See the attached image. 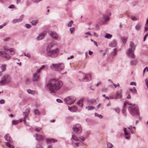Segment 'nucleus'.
Returning <instances> with one entry per match:
<instances>
[{
    "label": "nucleus",
    "instance_id": "e2e57ef3",
    "mask_svg": "<svg viewBox=\"0 0 148 148\" xmlns=\"http://www.w3.org/2000/svg\"><path fill=\"white\" fill-rule=\"evenodd\" d=\"M148 36V33H147L145 35V36L144 37V39H143L144 41H145V40L147 37Z\"/></svg>",
    "mask_w": 148,
    "mask_h": 148
},
{
    "label": "nucleus",
    "instance_id": "5fc2aeb1",
    "mask_svg": "<svg viewBox=\"0 0 148 148\" xmlns=\"http://www.w3.org/2000/svg\"><path fill=\"white\" fill-rule=\"evenodd\" d=\"M24 55L25 56H27V57L29 58L31 56L29 53H24Z\"/></svg>",
    "mask_w": 148,
    "mask_h": 148
},
{
    "label": "nucleus",
    "instance_id": "72a5a7b5",
    "mask_svg": "<svg viewBox=\"0 0 148 148\" xmlns=\"http://www.w3.org/2000/svg\"><path fill=\"white\" fill-rule=\"evenodd\" d=\"M107 148H112L113 147L112 144L109 142H107Z\"/></svg>",
    "mask_w": 148,
    "mask_h": 148
},
{
    "label": "nucleus",
    "instance_id": "20e7f679",
    "mask_svg": "<svg viewBox=\"0 0 148 148\" xmlns=\"http://www.w3.org/2000/svg\"><path fill=\"white\" fill-rule=\"evenodd\" d=\"M59 49L57 48L55 49H47V55L51 58H55L57 56L58 54Z\"/></svg>",
    "mask_w": 148,
    "mask_h": 148
},
{
    "label": "nucleus",
    "instance_id": "a878e982",
    "mask_svg": "<svg viewBox=\"0 0 148 148\" xmlns=\"http://www.w3.org/2000/svg\"><path fill=\"white\" fill-rule=\"evenodd\" d=\"M130 46L131 47L130 48H131L133 50H135L136 46L133 42H130Z\"/></svg>",
    "mask_w": 148,
    "mask_h": 148
},
{
    "label": "nucleus",
    "instance_id": "0eeeda50",
    "mask_svg": "<svg viewBox=\"0 0 148 148\" xmlns=\"http://www.w3.org/2000/svg\"><path fill=\"white\" fill-rule=\"evenodd\" d=\"M76 98L75 97L71 96L65 98L64 101L65 103L67 105H71L75 101Z\"/></svg>",
    "mask_w": 148,
    "mask_h": 148
},
{
    "label": "nucleus",
    "instance_id": "338daca9",
    "mask_svg": "<svg viewBox=\"0 0 148 148\" xmlns=\"http://www.w3.org/2000/svg\"><path fill=\"white\" fill-rule=\"evenodd\" d=\"M14 7V6L13 5H10L9 7L8 8H13Z\"/></svg>",
    "mask_w": 148,
    "mask_h": 148
},
{
    "label": "nucleus",
    "instance_id": "c9c22d12",
    "mask_svg": "<svg viewBox=\"0 0 148 148\" xmlns=\"http://www.w3.org/2000/svg\"><path fill=\"white\" fill-rule=\"evenodd\" d=\"M34 113L35 114L38 115H39L40 114V112L37 109H35L34 110Z\"/></svg>",
    "mask_w": 148,
    "mask_h": 148
},
{
    "label": "nucleus",
    "instance_id": "f3484780",
    "mask_svg": "<svg viewBox=\"0 0 148 148\" xmlns=\"http://www.w3.org/2000/svg\"><path fill=\"white\" fill-rule=\"evenodd\" d=\"M4 138L5 139L8 141L6 143H12V139L10 137V135L9 134H7L5 136Z\"/></svg>",
    "mask_w": 148,
    "mask_h": 148
},
{
    "label": "nucleus",
    "instance_id": "69168bd1",
    "mask_svg": "<svg viewBox=\"0 0 148 148\" xmlns=\"http://www.w3.org/2000/svg\"><path fill=\"white\" fill-rule=\"evenodd\" d=\"M132 19L133 21H136L137 20V18L136 17L134 16L132 17Z\"/></svg>",
    "mask_w": 148,
    "mask_h": 148
},
{
    "label": "nucleus",
    "instance_id": "49530a36",
    "mask_svg": "<svg viewBox=\"0 0 148 148\" xmlns=\"http://www.w3.org/2000/svg\"><path fill=\"white\" fill-rule=\"evenodd\" d=\"M42 128L40 127H37L35 128V131L37 132H40V131L41 130Z\"/></svg>",
    "mask_w": 148,
    "mask_h": 148
},
{
    "label": "nucleus",
    "instance_id": "b1692460",
    "mask_svg": "<svg viewBox=\"0 0 148 148\" xmlns=\"http://www.w3.org/2000/svg\"><path fill=\"white\" fill-rule=\"evenodd\" d=\"M142 25L140 24H137L135 26V29L136 30H139L141 28Z\"/></svg>",
    "mask_w": 148,
    "mask_h": 148
},
{
    "label": "nucleus",
    "instance_id": "79ce46f5",
    "mask_svg": "<svg viewBox=\"0 0 148 148\" xmlns=\"http://www.w3.org/2000/svg\"><path fill=\"white\" fill-rule=\"evenodd\" d=\"M11 143H6V145L7 146L9 147L10 148H14V146L11 145Z\"/></svg>",
    "mask_w": 148,
    "mask_h": 148
},
{
    "label": "nucleus",
    "instance_id": "cd10ccee",
    "mask_svg": "<svg viewBox=\"0 0 148 148\" xmlns=\"http://www.w3.org/2000/svg\"><path fill=\"white\" fill-rule=\"evenodd\" d=\"M6 65L5 64H2L1 66V69L2 71H4L6 69Z\"/></svg>",
    "mask_w": 148,
    "mask_h": 148
},
{
    "label": "nucleus",
    "instance_id": "774afa93",
    "mask_svg": "<svg viewBox=\"0 0 148 148\" xmlns=\"http://www.w3.org/2000/svg\"><path fill=\"white\" fill-rule=\"evenodd\" d=\"M56 101L58 103H62V101L60 99H56Z\"/></svg>",
    "mask_w": 148,
    "mask_h": 148
},
{
    "label": "nucleus",
    "instance_id": "6e6d98bb",
    "mask_svg": "<svg viewBox=\"0 0 148 148\" xmlns=\"http://www.w3.org/2000/svg\"><path fill=\"white\" fill-rule=\"evenodd\" d=\"M25 27L27 28H29L31 27V25L29 24H26L25 25Z\"/></svg>",
    "mask_w": 148,
    "mask_h": 148
},
{
    "label": "nucleus",
    "instance_id": "052dcab7",
    "mask_svg": "<svg viewBox=\"0 0 148 148\" xmlns=\"http://www.w3.org/2000/svg\"><path fill=\"white\" fill-rule=\"evenodd\" d=\"M32 1L34 2L38 3L42 0H31Z\"/></svg>",
    "mask_w": 148,
    "mask_h": 148
},
{
    "label": "nucleus",
    "instance_id": "603ef678",
    "mask_svg": "<svg viewBox=\"0 0 148 148\" xmlns=\"http://www.w3.org/2000/svg\"><path fill=\"white\" fill-rule=\"evenodd\" d=\"M23 17H24L23 15L22 14L21 15V16H20V17L18 19L20 22L22 20Z\"/></svg>",
    "mask_w": 148,
    "mask_h": 148
},
{
    "label": "nucleus",
    "instance_id": "ddd939ff",
    "mask_svg": "<svg viewBox=\"0 0 148 148\" xmlns=\"http://www.w3.org/2000/svg\"><path fill=\"white\" fill-rule=\"evenodd\" d=\"M84 100H85L89 103H92V102H91L88 99L87 97H85L84 98H82L77 103V104L79 105L80 107H82L83 104L82 102Z\"/></svg>",
    "mask_w": 148,
    "mask_h": 148
},
{
    "label": "nucleus",
    "instance_id": "aec40b11",
    "mask_svg": "<svg viewBox=\"0 0 148 148\" xmlns=\"http://www.w3.org/2000/svg\"><path fill=\"white\" fill-rule=\"evenodd\" d=\"M23 119H21L18 120H13L12 121V123L13 125H16L19 123L21 122L22 121H23Z\"/></svg>",
    "mask_w": 148,
    "mask_h": 148
},
{
    "label": "nucleus",
    "instance_id": "9b49d317",
    "mask_svg": "<svg viewBox=\"0 0 148 148\" xmlns=\"http://www.w3.org/2000/svg\"><path fill=\"white\" fill-rule=\"evenodd\" d=\"M40 78V73L37 71L33 75V81L34 82H37L39 80Z\"/></svg>",
    "mask_w": 148,
    "mask_h": 148
},
{
    "label": "nucleus",
    "instance_id": "bb28decb",
    "mask_svg": "<svg viewBox=\"0 0 148 148\" xmlns=\"http://www.w3.org/2000/svg\"><path fill=\"white\" fill-rule=\"evenodd\" d=\"M3 57L8 60L10 58V57L9 55V54H8L6 53H4V56H3Z\"/></svg>",
    "mask_w": 148,
    "mask_h": 148
},
{
    "label": "nucleus",
    "instance_id": "bf43d9fd",
    "mask_svg": "<svg viewBox=\"0 0 148 148\" xmlns=\"http://www.w3.org/2000/svg\"><path fill=\"white\" fill-rule=\"evenodd\" d=\"M145 83L147 87L148 88V79L147 78H146L145 79Z\"/></svg>",
    "mask_w": 148,
    "mask_h": 148
},
{
    "label": "nucleus",
    "instance_id": "680f3d73",
    "mask_svg": "<svg viewBox=\"0 0 148 148\" xmlns=\"http://www.w3.org/2000/svg\"><path fill=\"white\" fill-rule=\"evenodd\" d=\"M75 29V28L74 27L71 28L70 29V32H71V33H72L73 32L74 30Z\"/></svg>",
    "mask_w": 148,
    "mask_h": 148
},
{
    "label": "nucleus",
    "instance_id": "58836bf2",
    "mask_svg": "<svg viewBox=\"0 0 148 148\" xmlns=\"http://www.w3.org/2000/svg\"><path fill=\"white\" fill-rule=\"evenodd\" d=\"M86 108L88 110H93L94 108V107L93 106H89L87 107H86Z\"/></svg>",
    "mask_w": 148,
    "mask_h": 148
},
{
    "label": "nucleus",
    "instance_id": "f8f14e48",
    "mask_svg": "<svg viewBox=\"0 0 148 148\" xmlns=\"http://www.w3.org/2000/svg\"><path fill=\"white\" fill-rule=\"evenodd\" d=\"M134 50L132 49L131 48H129L128 51H127V53L129 58H134L135 56L134 54Z\"/></svg>",
    "mask_w": 148,
    "mask_h": 148
},
{
    "label": "nucleus",
    "instance_id": "5701e85b",
    "mask_svg": "<svg viewBox=\"0 0 148 148\" xmlns=\"http://www.w3.org/2000/svg\"><path fill=\"white\" fill-rule=\"evenodd\" d=\"M55 45V43L52 41V42L49 43V44L48 45L47 49H50L54 45Z\"/></svg>",
    "mask_w": 148,
    "mask_h": 148
},
{
    "label": "nucleus",
    "instance_id": "473e14b6",
    "mask_svg": "<svg viewBox=\"0 0 148 148\" xmlns=\"http://www.w3.org/2000/svg\"><path fill=\"white\" fill-rule=\"evenodd\" d=\"M45 67V65H42V66L39 69H38L36 71L37 72L40 73L41 71V70L44 69Z\"/></svg>",
    "mask_w": 148,
    "mask_h": 148
},
{
    "label": "nucleus",
    "instance_id": "c756f323",
    "mask_svg": "<svg viewBox=\"0 0 148 148\" xmlns=\"http://www.w3.org/2000/svg\"><path fill=\"white\" fill-rule=\"evenodd\" d=\"M123 130L124 132V134L125 136H128L130 135L129 133L127 132L126 128L124 127L123 128Z\"/></svg>",
    "mask_w": 148,
    "mask_h": 148
},
{
    "label": "nucleus",
    "instance_id": "a18cd8bd",
    "mask_svg": "<svg viewBox=\"0 0 148 148\" xmlns=\"http://www.w3.org/2000/svg\"><path fill=\"white\" fill-rule=\"evenodd\" d=\"M20 22L18 20V19H14L12 21V22L13 23H18Z\"/></svg>",
    "mask_w": 148,
    "mask_h": 148
},
{
    "label": "nucleus",
    "instance_id": "c03bdc74",
    "mask_svg": "<svg viewBox=\"0 0 148 148\" xmlns=\"http://www.w3.org/2000/svg\"><path fill=\"white\" fill-rule=\"evenodd\" d=\"M75 145L76 147H78L79 146H81L82 145V143L81 142L76 143H75Z\"/></svg>",
    "mask_w": 148,
    "mask_h": 148
},
{
    "label": "nucleus",
    "instance_id": "37998d69",
    "mask_svg": "<svg viewBox=\"0 0 148 148\" xmlns=\"http://www.w3.org/2000/svg\"><path fill=\"white\" fill-rule=\"evenodd\" d=\"M95 116H97L100 119H102L103 117L102 116L101 114H99L96 113L95 114Z\"/></svg>",
    "mask_w": 148,
    "mask_h": 148
},
{
    "label": "nucleus",
    "instance_id": "2eb2a0df",
    "mask_svg": "<svg viewBox=\"0 0 148 148\" xmlns=\"http://www.w3.org/2000/svg\"><path fill=\"white\" fill-rule=\"evenodd\" d=\"M36 140L37 141H42L44 140V137L39 134H36Z\"/></svg>",
    "mask_w": 148,
    "mask_h": 148
},
{
    "label": "nucleus",
    "instance_id": "13d9d810",
    "mask_svg": "<svg viewBox=\"0 0 148 148\" xmlns=\"http://www.w3.org/2000/svg\"><path fill=\"white\" fill-rule=\"evenodd\" d=\"M115 110L117 113H119L120 112V110L119 108H115Z\"/></svg>",
    "mask_w": 148,
    "mask_h": 148
},
{
    "label": "nucleus",
    "instance_id": "8fccbe9b",
    "mask_svg": "<svg viewBox=\"0 0 148 148\" xmlns=\"http://www.w3.org/2000/svg\"><path fill=\"white\" fill-rule=\"evenodd\" d=\"M109 97L110 99H117V97H115V96H114L112 95L110 96H109Z\"/></svg>",
    "mask_w": 148,
    "mask_h": 148
},
{
    "label": "nucleus",
    "instance_id": "a19ab883",
    "mask_svg": "<svg viewBox=\"0 0 148 148\" xmlns=\"http://www.w3.org/2000/svg\"><path fill=\"white\" fill-rule=\"evenodd\" d=\"M38 22V21L36 20H34L31 21V23L33 26L36 25L37 23Z\"/></svg>",
    "mask_w": 148,
    "mask_h": 148
},
{
    "label": "nucleus",
    "instance_id": "4c0bfd02",
    "mask_svg": "<svg viewBox=\"0 0 148 148\" xmlns=\"http://www.w3.org/2000/svg\"><path fill=\"white\" fill-rule=\"evenodd\" d=\"M9 51L11 52L10 54L13 55H14L15 53V52L14 51V49L13 48H10L9 49Z\"/></svg>",
    "mask_w": 148,
    "mask_h": 148
},
{
    "label": "nucleus",
    "instance_id": "9d476101",
    "mask_svg": "<svg viewBox=\"0 0 148 148\" xmlns=\"http://www.w3.org/2000/svg\"><path fill=\"white\" fill-rule=\"evenodd\" d=\"M71 139H73L75 141H79V142H83L85 140V138L83 137H77L73 132L72 133Z\"/></svg>",
    "mask_w": 148,
    "mask_h": 148
},
{
    "label": "nucleus",
    "instance_id": "412c9836",
    "mask_svg": "<svg viewBox=\"0 0 148 148\" xmlns=\"http://www.w3.org/2000/svg\"><path fill=\"white\" fill-rule=\"evenodd\" d=\"M46 140L47 144H51V142L54 143L57 141V140L54 139H48L46 138Z\"/></svg>",
    "mask_w": 148,
    "mask_h": 148
},
{
    "label": "nucleus",
    "instance_id": "3c124183",
    "mask_svg": "<svg viewBox=\"0 0 148 148\" xmlns=\"http://www.w3.org/2000/svg\"><path fill=\"white\" fill-rule=\"evenodd\" d=\"M36 148H42V147L40 144H38L36 145Z\"/></svg>",
    "mask_w": 148,
    "mask_h": 148
},
{
    "label": "nucleus",
    "instance_id": "09e8293b",
    "mask_svg": "<svg viewBox=\"0 0 148 148\" xmlns=\"http://www.w3.org/2000/svg\"><path fill=\"white\" fill-rule=\"evenodd\" d=\"M73 23V21H70L68 24V26L70 27L71 26L72 24Z\"/></svg>",
    "mask_w": 148,
    "mask_h": 148
},
{
    "label": "nucleus",
    "instance_id": "6e6552de",
    "mask_svg": "<svg viewBox=\"0 0 148 148\" xmlns=\"http://www.w3.org/2000/svg\"><path fill=\"white\" fill-rule=\"evenodd\" d=\"M73 129V131L77 134L81 133L82 130L81 126L79 124H77L74 125Z\"/></svg>",
    "mask_w": 148,
    "mask_h": 148
},
{
    "label": "nucleus",
    "instance_id": "7ed1b4c3",
    "mask_svg": "<svg viewBox=\"0 0 148 148\" xmlns=\"http://www.w3.org/2000/svg\"><path fill=\"white\" fill-rule=\"evenodd\" d=\"M12 82L10 75L8 74L5 75L2 77L0 80V86L8 84Z\"/></svg>",
    "mask_w": 148,
    "mask_h": 148
},
{
    "label": "nucleus",
    "instance_id": "6ab92c4d",
    "mask_svg": "<svg viewBox=\"0 0 148 148\" xmlns=\"http://www.w3.org/2000/svg\"><path fill=\"white\" fill-rule=\"evenodd\" d=\"M122 91L121 90L117 91L116 92V95H115V96L117 97V99H121L122 97Z\"/></svg>",
    "mask_w": 148,
    "mask_h": 148
},
{
    "label": "nucleus",
    "instance_id": "de8ad7c7",
    "mask_svg": "<svg viewBox=\"0 0 148 148\" xmlns=\"http://www.w3.org/2000/svg\"><path fill=\"white\" fill-rule=\"evenodd\" d=\"M4 53V51L0 49V56L3 57Z\"/></svg>",
    "mask_w": 148,
    "mask_h": 148
},
{
    "label": "nucleus",
    "instance_id": "393cba45",
    "mask_svg": "<svg viewBox=\"0 0 148 148\" xmlns=\"http://www.w3.org/2000/svg\"><path fill=\"white\" fill-rule=\"evenodd\" d=\"M27 91L28 93L29 94L34 95L36 93L35 91L31 90L30 89L27 90Z\"/></svg>",
    "mask_w": 148,
    "mask_h": 148
},
{
    "label": "nucleus",
    "instance_id": "f257e3e1",
    "mask_svg": "<svg viewBox=\"0 0 148 148\" xmlns=\"http://www.w3.org/2000/svg\"><path fill=\"white\" fill-rule=\"evenodd\" d=\"M63 85L61 81L56 79H51L46 85V89L50 92L54 93L56 91L59 90Z\"/></svg>",
    "mask_w": 148,
    "mask_h": 148
},
{
    "label": "nucleus",
    "instance_id": "e433bc0d",
    "mask_svg": "<svg viewBox=\"0 0 148 148\" xmlns=\"http://www.w3.org/2000/svg\"><path fill=\"white\" fill-rule=\"evenodd\" d=\"M129 89L133 93H136L137 90L135 87H134L133 89Z\"/></svg>",
    "mask_w": 148,
    "mask_h": 148
},
{
    "label": "nucleus",
    "instance_id": "ea45409f",
    "mask_svg": "<svg viewBox=\"0 0 148 148\" xmlns=\"http://www.w3.org/2000/svg\"><path fill=\"white\" fill-rule=\"evenodd\" d=\"M137 62L136 60H132L130 62V64L132 65H134Z\"/></svg>",
    "mask_w": 148,
    "mask_h": 148
},
{
    "label": "nucleus",
    "instance_id": "f03ea898",
    "mask_svg": "<svg viewBox=\"0 0 148 148\" xmlns=\"http://www.w3.org/2000/svg\"><path fill=\"white\" fill-rule=\"evenodd\" d=\"M129 105L131 106L129 107V109L131 114L133 116L135 117L134 119L135 120L136 124H137L139 120L140 119V116L138 108L137 106H135L134 107H132V106L135 105V104H132L130 103Z\"/></svg>",
    "mask_w": 148,
    "mask_h": 148
},
{
    "label": "nucleus",
    "instance_id": "2f4dec72",
    "mask_svg": "<svg viewBox=\"0 0 148 148\" xmlns=\"http://www.w3.org/2000/svg\"><path fill=\"white\" fill-rule=\"evenodd\" d=\"M103 19L105 21V22L109 20V18L108 16H107L106 15H103Z\"/></svg>",
    "mask_w": 148,
    "mask_h": 148
},
{
    "label": "nucleus",
    "instance_id": "a211bd4d",
    "mask_svg": "<svg viewBox=\"0 0 148 148\" xmlns=\"http://www.w3.org/2000/svg\"><path fill=\"white\" fill-rule=\"evenodd\" d=\"M68 107L69 110L72 112H75L77 110V108L76 106H73L71 107L68 106Z\"/></svg>",
    "mask_w": 148,
    "mask_h": 148
},
{
    "label": "nucleus",
    "instance_id": "c85d7f7f",
    "mask_svg": "<svg viewBox=\"0 0 148 148\" xmlns=\"http://www.w3.org/2000/svg\"><path fill=\"white\" fill-rule=\"evenodd\" d=\"M127 38L125 37H123L121 38V40L122 43L124 45L125 43L127 41Z\"/></svg>",
    "mask_w": 148,
    "mask_h": 148
},
{
    "label": "nucleus",
    "instance_id": "4d7b16f0",
    "mask_svg": "<svg viewBox=\"0 0 148 148\" xmlns=\"http://www.w3.org/2000/svg\"><path fill=\"white\" fill-rule=\"evenodd\" d=\"M116 53V49H114V50L113 52L112 53V55L114 56L115 55Z\"/></svg>",
    "mask_w": 148,
    "mask_h": 148
},
{
    "label": "nucleus",
    "instance_id": "1a4fd4ad",
    "mask_svg": "<svg viewBox=\"0 0 148 148\" xmlns=\"http://www.w3.org/2000/svg\"><path fill=\"white\" fill-rule=\"evenodd\" d=\"M30 112V110L29 109H26L23 112V115L24 116L23 121H24L25 124L26 125V120H29V118L27 116V114Z\"/></svg>",
    "mask_w": 148,
    "mask_h": 148
},
{
    "label": "nucleus",
    "instance_id": "0e129e2a",
    "mask_svg": "<svg viewBox=\"0 0 148 148\" xmlns=\"http://www.w3.org/2000/svg\"><path fill=\"white\" fill-rule=\"evenodd\" d=\"M5 103V101L3 99H1L0 100V104H3Z\"/></svg>",
    "mask_w": 148,
    "mask_h": 148
},
{
    "label": "nucleus",
    "instance_id": "dca6fc26",
    "mask_svg": "<svg viewBox=\"0 0 148 148\" xmlns=\"http://www.w3.org/2000/svg\"><path fill=\"white\" fill-rule=\"evenodd\" d=\"M45 35V32H42L39 34L36 38V39L38 40H41L44 37Z\"/></svg>",
    "mask_w": 148,
    "mask_h": 148
},
{
    "label": "nucleus",
    "instance_id": "4be33fe9",
    "mask_svg": "<svg viewBox=\"0 0 148 148\" xmlns=\"http://www.w3.org/2000/svg\"><path fill=\"white\" fill-rule=\"evenodd\" d=\"M117 45V42L115 40H113L109 44V46L111 47H115Z\"/></svg>",
    "mask_w": 148,
    "mask_h": 148
},
{
    "label": "nucleus",
    "instance_id": "423d86ee",
    "mask_svg": "<svg viewBox=\"0 0 148 148\" xmlns=\"http://www.w3.org/2000/svg\"><path fill=\"white\" fill-rule=\"evenodd\" d=\"M79 80L80 81H87L91 79V77L90 74H85L82 73L79 75Z\"/></svg>",
    "mask_w": 148,
    "mask_h": 148
},
{
    "label": "nucleus",
    "instance_id": "7c9ffc66",
    "mask_svg": "<svg viewBox=\"0 0 148 148\" xmlns=\"http://www.w3.org/2000/svg\"><path fill=\"white\" fill-rule=\"evenodd\" d=\"M145 29L146 32L148 31V18L146 21V24L145 27Z\"/></svg>",
    "mask_w": 148,
    "mask_h": 148
},
{
    "label": "nucleus",
    "instance_id": "864d4df0",
    "mask_svg": "<svg viewBox=\"0 0 148 148\" xmlns=\"http://www.w3.org/2000/svg\"><path fill=\"white\" fill-rule=\"evenodd\" d=\"M84 35H86L89 36H92V34L90 33V32H86L84 33Z\"/></svg>",
    "mask_w": 148,
    "mask_h": 148
},
{
    "label": "nucleus",
    "instance_id": "39448f33",
    "mask_svg": "<svg viewBox=\"0 0 148 148\" xmlns=\"http://www.w3.org/2000/svg\"><path fill=\"white\" fill-rule=\"evenodd\" d=\"M51 69L56 71H60L64 68V65L62 63H59L57 64H52L50 66Z\"/></svg>",
    "mask_w": 148,
    "mask_h": 148
},
{
    "label": "nucleus",
    "instance_id": "f704fd0d",
    "mask_svg": "<svg viewBox=\"0 0 148 148\" xmlns=\"http://www.w3.org/2000/svg\"><path fill=\"white\" fill-rule=\"evenodd\" d=\"M104 37L105 38L108 39H110L112 37V36L109 34H106V35Z\"/></svg>",
    "mask_w": 148,
    "mask_h": 148
},
{
    "label": "nucleus",
    "instance_id": "4468645a",
    "mask_svg": "<svg viewBox=\"0 0 148 148\" xmlns=\"http://www.w3.org/2000/svg\"><path fill=\"white\" fill-rule=\"evenodd\" d=\"M49 34L52 38L55 40H58L59 37L58 34L55 32L50 31Z\"/></svg>",
    "mask_w": 148,
    "mask_h": 148
}]
</instances>
